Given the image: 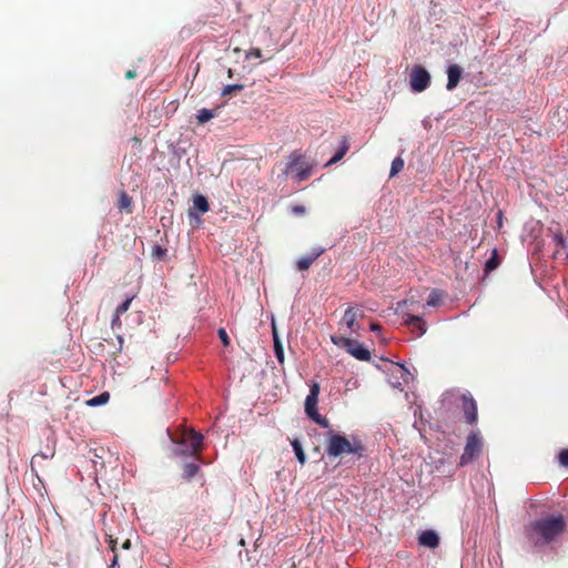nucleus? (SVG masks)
Returning a JSON list of instances; mask_svg holds the SVG:
<instances>
[{
    "label": "nucleus",
    "mask_w": 568,
    "mask_h": 568,
    "mask_svg": "<svg viewBox=\"0 0 568 568\" xmlns=\"http://www.w3.org/2000/svg\"><path fill=\"white\" fill-rule=\"evenodd\" d=\"M566 528L562 515H550L531 521L525 527V536L530 545L538 547L552 541L560 536Z\"/></svg>",
    "instance_id": "1"
},
{
    "label": "nucleus",
    "mask_w": 568,
    "mask_h": 568,
    "mask_svg": "<svg viewBox=\"0 0 568 568\" xmlns=\"http://www.w3.org/2000/svg\"><path fill=\"white\" fill-rule=\"evenodd\" d=\"M326 454L329 457H339L343 454H352L362 458L365 454V445L358 436L352 435L347 437L345 435L332 433L326 440Z\"/></svg>",
    "instance_id": "2"
},
{
    "label": "nucleus",
    "mask_w": 568,
    "mask_h": 568,
    "mask_svg": "<svg viewBox=\"0 0 568 568\" xmlns=\"http://www.w3.org/2000/svg\"><path fill=\"white\" fill-rule=\"evenodd\" d=\"M314 164L310 163L305 155L295 151L290 154L285 165L284 174H294L297 182L306 181L313 171Z\"/></svg>",
    "instance_id": "3"
},
{
    "label": "nucleus",
    "mask_w": 568,
    "mask_h": 568,
    "mask_svg": "<svg viewBox=\"0 0 568 568\" xmlns=\"http://www.w3.org/2000/svg\"><path fill=\"white\" fill-rule=\"evenodd\" d=\"M331 341L334 345L346 349L347 353L358 361L367 362L371 359V352L356 339L346 336L332 335Z\"/></svg>",
    "instance_id": "4"
},
{
    "label": "nucleus",
    "mask_w": 568,
    "mask_h": 568,
    "mask_svg": "<svg viewBox=\"0 0 568 568\" xmlns=\"http://www.w3.org/2000/svg\"><path fill=\"white\" fill-rule=\"evenodd\" d=\"M320 389L321 388L317 383L311 385L310 393L305 399V414L321 427L328 428V419L326 417L321 416L317 412Z\"/></svg>",
    "instance_id": "5"
},
{
    "label": "nucleus",
    "mask_w": 568,
    "mask_h": 568,
    "mask_svg": "<svg viewBox=\"0 0 568 568\" xmlns=\"http://www.w3.org/2000/svg\"><path fill=\"white\" fill-rule=\"evenodd\" d=\"M171 439L187 447V450L182 452L183 455L197 456L202 449L203 436L193 429H185L180 435L171 437Z\"/></svg>",
    "instance_id": "6"
},
{
    "label": "nucleus",
    "mask_w": 568,
    "mask_h": 568,
    "mask_svg": "<svg viewBox=\"0 0 568 568\" xmlns=\"http://www.w3.org/2000/svg\"><path fill=\"white\" fill-rule=\"evenodd\" d=\"M483 440L478 433L474 432L467 437L464 453L460 456L459 466H466L474 462L480 454Z\"/></svg>",
    "instance_id": "7"
},
{
    "label": "nucleus",
    "mask_w": 568,
    "mask_h": 568,
    "mask_svg": "<svg viewBox=\"0 0 568 568\" xmlns=\"http://www.w3.org/2000/svg\"><path fill=\"white\" fill-rule=\"evenodd\" d=\"M430 84V74L422 65H415L409 75V85L413 92H423Z\"/></svg>",
    "instance_id": "8"
},
{
    "label": "nucleus",
    "mask_w": 568,
    "mask_h": 568,
    "mask_svg": "<svg viewBox=\"0 0 568 568\" xmlns=\"http://www.w3.org/2000/svg\"><path fill=\"white\" fill-rule=\"evenodd\" d=\"M462 407L466 422L470 425L475 424L478 419L477 404L471 395L464 394L462 396Z\"/></svg>",
    "instance_id": "9"
},
{
    "label": "nucleus",
    "mask_w": 568,
    "mask_h": 568,
    "mask_svg": "<svg viewBox=\"0 0 568 568\" xmlns=\"http://www.w3.org/2000/svg\"><path fill=\"white\" fill-rule=\"evenodd\" d=\"M404 325L408 326L412 332L417 333V336H422L426 333V323L419 315L405 314Z\"/></svg>",
    "instance_id": "10"
},
{
    "label": "nucleus",
    "mask_w": 568,
    "mask_h": 568,
    "mask_svg": "<svg viewBox=\"0 0 568 568\" xmlns=\"http://www.w3.org/2000/svg\"><path fill=\"white\" fill-rule=\"evenodd\" d=\"M357 312L355 307L348 306L342 317L341 325H345L349 333H357L359 329V324L357 323Z\"/></svg>",
    "instance_id": "11"
},
{
    "label": "nucleus",
    "mask_w": 568,
    "mask_h": 568,
    "mask_svg": "<svg viewBox=\"0 0 568 568\" xmlns=\"http://www.w3.org/2000/svg\"><path fill=\"white\" fill-rule=\"evenodd\" d=\"M325 252L323 247H315L311 251L310 254L301 257L296 262V267L298 271H307L311 265Z\"/></svg>",
    "instance_id": "12"
},
{
    "label": "nucleus",
    "mask_w": 568,
    "mask_h": 568,
    "mask_svg": "<svg viewBox=\"0 0 568 568\" xmlns=\"http://www.w3.org/2000/svg\"><path fill=\"white\" fill-rule=\"evenodd\" d=\"M463 75V69L458 64H452L447 69L448 81L447 90L453 91L459 83Z\"/></svg>",
    "instance_id": "13"
},
{
    "label": "nucleus",
    "mask_w": 568,
    "mask_h": 568,
    "mask_svg": "<svg viewBox=\"0 0 568 568\" xmlns=\"http://www.w3.org/2000/svg\"><path fill=\"white\" fill-rule=\"evenodd\" d=\"M418 542H419V545H422L424 547L435 549L439 545V537H438L437 532L434 530H424L418 536Z\"/></svg>",
    "instance_id": "14"
},
{
    "label": "nucleus",
    "mask_w": 568,
    "mask_h": 568,
    "mask_svg": "<svg viewBox=\"0 0 568 568\" xmlns=\"http://www.w3.org/2000/svg\"><path fill=\"white\" fill-rule=\"evenodd\" d=\"M349 140L347 136H343L341 143H339V148L338 150L336 151V153L334 154V156L326 163V166H329L332 164H335L337 163L338 161H341L345 154L348 152L349 150Z\"/></svg>",
    "instance_id": "15"
},
{
    "label": "nucleus",
    "mask_w": 568,
    "mask_h": 568,
    "mask_svg": "<svg viewBox=\"0 0 568 568\" xmlns=\"http://www.w3.org/2000/svg\"><path fill=\"white\" fill-rule=\"evenodd\" d=\"M132 205H133L132 197L126 192L122 191L119 195L118 209L120 211H125L128 213H131Z\"/></svg>",
    "instance_id": "16"
},
{
    "label": "nucleus",
    "mask_w": 568,
    "mask_h": 568,
    "mask_svg": "<svg viewBox=\"0 0 568 568\" xmlns=\"http://www.w3.org/2000/svg\"><path fill=\"white\" fill-rule=\"evenodd\" d=\"M273 342H274V353L278 361V363H284V349L281 343V339L278 337L277 331L275 328V325L273 324Z\"/></svg>",
    "instance_id": "17"
},
{
    "label": "nucleus",
    "mask_w": 568,
    "mask_h": 568,
    "mask_svg": "<svg viewBox=\"0 0 568 568\" xmlns=\"http://www.w3.org/2000/svg\"><path fill=\"white\" fill-rule=\"evenodd\" d=\"M106 541L109 544L111 551L113 552V558L111 560L110 568H116L119 567V554L116 550L118 540L113 538L112 535H106Z\"/></svg>",
    "instance_id": "18"
},
{
    "label": "nucleus",
    "mask_w": 568,
    "mask_h": 568,
    "mask_svg": "<svg viewBox=\"0 0 568 568\" xmlns=\"http://www.w3.org/2000/svg\"><path fill=\"white\" fill-rule=\"evenodd\" d=\"M216 115V109H201L197 112L196 119L199 124H204L209 122Z\"/></svg>",
    "instance_id": "19"
},
{
    "label": "nucleus",
    "mask_w": 568,
    "mask_h": 568,
    "mask_svg": "<svg viewBox=\"0 0 568 568\" xmlns=\"http://www.w3.org/2000/svg\"><path fill=\"white\" fill-rule=\"evenodd\" d=\"M291 445L293 447V450L296 455L298 463L301 465H304L306 463V455L303 450L302 444L300 443L298 439L295 438V439L291 440Z\"/></svg>",
    "instance_id": "20"
},
{
    "label": "nucleus",
    "mask_w": 568,
    "mask_h": 568,
    "mask_svg": "<svg viewBox=\"0 0 568 568\" xmlns=\"http://www.w3.org/2000/svg\"><path fill=\"white\" fill-rule=\"evenodd\" d=\"M193 205L201 213H206L210 210L207 199L204 195H202V194H199V195L194 196Z\"/></svg>",
    "instance_id": "21"
},
{
    "label": "nucleus",
    "mask_w": 568,
    "mask_h": 568,
    "mask_svg": "<svg viewBox=\"0 0 568 568\" xmlns=\"http://www.w3.org/2000/svg\"><path fill=\"white\" fill-rule=\"evenodd\" d=\"M110 399V394L108 392H103L99 394L98 396H94L93 398L89 399L87 404L91 407L100 406Z\"/></svg>",
    "instance_id": "22"
},
{
    "label": "nucleus",
    "mask_w": 568,
    "mask_h": 568,
    "mask_svg": "<svg viewBox=\"0 0 568 568\" xmlns=\"http://www.w3.org/2000/svg\"><path fill=\"white\" fill-rule=\"evenodd\" d=\"M200 470V467L194 463H187L183 466V476L186 480H191Z\"/></svg>",
    "instance_id": "23"
},
{
    "label": "nucleus",
    "mask_w": 568,
    "mask_h": 568,
    "mask_svg": "<svg viewBox=\"0 0 568 568\" xmlns=\"http://www.w3.org/2000/svg\"><path fill=\"white\" fill-rule=\"evenodd\" d=\"M499 265V260H498V254H497V250L495 248L493 251V254L487 260L486 264H485V273H489L494 270H496Z\"/></svg>",
    "instance_id": "24"
},
{
    "label": "nucleus",
    "mask_w": 568,
    "mask_h": 568,
    "mask_svg": "<svg viewBox=\"0 0 568 568\" xmlns=\"http://www.w3.org/2000/svg\"><path fill=\"white\" fill-rule=\"evenodd\" d=\"M404 168V160L400 156H397L393 160L392 166H390V173L389 176H394L397 173H399Z\"/></svg>",
    "instance_id": "25"
},
{
    "label": "nucleus",
    "mask_w": 568,
    "mask_h": 568,
    "mask_svg": "<svg viewBox=\"0 0 568 568\" xmlns=\"http://www.w3.org/2000/svg\"><path fill=\"white\" fill-rule=\"evenodd\" d=\"M442 300V293L438 290H433L428 296L427 305L428 306H437L439 305Z\"/></svg>",
    "instance_id": "26"
},
{
    "label": "nucleus",
    "mask_w": 568,
    "mask_h": 568,
    "mask_svg": "<svg viewBox=\"0 0 568 568\" xmlns=\"http://www.w3.org/2000/svg\"><path fill=\"white\" fill-rule=\"evenodd\" d=\"M132 300H133V296L132 297H128L124 302H122L120 305H118V307L115 308L114 313L118 314V315L124 314L129 310Z\"/></svg>",
    "instance_id": "27"
},
{
    "label": "nucleus",
    "mask_w": 568,
    "mask_h": 568,
    "mask_svg": "<svg viewBox=\"0 0 568 568\" xmlns=\"http://www.w3.org/2000/svg\"><path fill=\"white\" fill-rule=\"evenodd\" d=\"M243 89L244 85L242 84H229L223 89L222 95H230L234 92L242 91Z\"/></svg>",
    "instance_id": "28"
},
{
    "label": "nucleus",
    "mask_w": 568,
    "mask_h": 568,
    "mask_svg": "<svg viewBox=\"0 0 568 568\" xmlns=\"http://www.w3.org/2000/svg\"><path fill=\"white\" fill-rule=\"evenodd\" d=\"M217 335H219V337H220V339H221V342H222V344L224 346H229L230 345L231 341H230V337H229V335H227V333H226V331L224 328H220L217 331Z\"/></svg>",
    "instance_id": "29"
},
{
    "label": "nucleus",
    "mask_w": 568,
    "mask_h": 568,
    "mask_svg": "<svg viewBox=\"0 0 568 568\" xmlns=\"http://www.w3.org/2000/svg\"><path fill=\"white\" fill-rule=\"evenodd\" d=\"M559 463L564 467H568V448L562 449L559 455Z\"/></svg>",
    "instance_id": "30"
},
{
    "label": "nucleus",
    "mask_w": 568,
    "mask_h": 568,
    "mask_svg": "<svg viewBox=\"0 0 568 568\" xmlns=\"http://www.w3.org/2000/svg\"><path fill=\"white\" fill-rule=\"evenodd\" d=\"M120 316L121 315H118V314H113V317L111 320V328L114 331V329H118L121 327L122 323H121V320H120Z\"/></svg>",
    "instance_id": "31"
},
{
    "label": "nucleus",
    "mask_w": 568,
    "mask_h": 568,
    "mask_svg": "<svg viewBox=\"0 0 568 568\" xmlns=\"http://www.w3.org/2000/svg\"><path fill=\"white\" fill-rule=\"evenodd\" d=\"M262 57V51L257 48H252L247 53H246V59H251V58H261Z\"/></svg>",
    "instance_id": "32"
},
{
    "label": "nucleus",
    "mask_w": 568,
    "mask_h": 568,
    "mask_svg": "<svg viewBox=\"0 0 568 568\" xmlns=\"http://www.w3.org/2000/svg\"><path fill=\"white\" fill-rule=\"evenodd\" d=\"M166 254V250L159 246V245H155L153 247V255H155L156 257L159 258H162L164 255Z\"/></svg>",
    "instance_id": "33"
},
{
    "label": "nucleus",
    "mask_w": 568,
    "mask_h": 568,
    "mask_svg": "<svg viewBox=\"0 0 568 568\" xmlns=\"http://www.w3.org/2000/svg\"><path fill=\"white\" fill-rule=\"evenodd\" d=\"M369 328L372 332H379L382 326L378 323H372Z\"/></svg>",
    "instance_id": "34"
},
{
    "label": "nucleus",
    "mask_w": 568,
    "mask_h": 568,
    "mask_svg": "<svg viewBox=\"0 0 568 568\" xmlns=\"http://www.w3.org/2000/svg\"><path fill=\"white\" fill-rule=\"evenodd\" d=\"M415 302L413 300H404L402 302H398L397 306L400 307L402 305H413Z\"/></svg>",
    "instance_id": "35"
},
{
    "label": "nucleus",
    "mask_w": 568,
    "mask_h": 568,
    "mask_svg": "<svg viewBox=\"0 0 568 568\" xmlns=\"http://www.w3.org/2000/svg\"><path fill=\"white\" fill-rule=\"evenodd\" d=\"M398 368H399V371H400V373H402V376H400V377H402L403 379H405V375H408V374H409V373H408V371L404 367V365H398Z\"/></svg>",
    "instance_id": "36"
},
{
    "label": "nucleus",
    "mask_w": 568,
    "mask_h": 568,
    "mask_svg": "<svg viewBox=\"0 0 568 568\" xmlns=\"http://www.w3.org/2000/svg\"><path fill=\"white\" fill-rule=\"evenodd\" d=\"M136 77V72L133 71V70H129L126 73H125V78L126 79H134Z\"/></svg>",
    "instance_id": "37"
},
{
    "label": "nucleus",
    "mask_w": 568,
    "mask_h": 568,
    "mask_svg": "<svg viewBox=\"0 0 568 568\" xmlns=\"http://www.w3.org/2000/svg\"><path fill=\"white\" fill-rule=\"evenodd\" d=\"M122 549H130L131 547V541L130 539H125L123 542H122Z\"/></svg>",
    "instance_id": "38"
},
{
    "label": "nucleus",
    "mask_w": 568,
    "mask_h": 568,
    "mask_svg": "<svg viewBox=\"0 0 568 568\" xmlns=\"http://www.w3.org/2000/svg\"><path fill=\"white\" fill-rule=\"evenodd\" d=\"M293 210L295 213H298V214H302L305 211V209L303 206H295Z\"/></svg>",
    "instance_id": "39"
},
{
    "label": "nucleus",
    "mask_w": 568,
    "mask_h": 568,
    "mask_svg": "<svg viewBox=\"0 0 568 568\" xmlns=\"http://www.w3.org/2000/svg\"><path fill=\"white\" fill-rule=\"evenodd\" d=\"M556 241H557L558 244H560L562 246L565 245V242H564V239H562L561 235H556Z\"/></svg>",
    "instance_id": "40"
},
{
    "label": "nucleus",
    "mask_w": 568,
    "mask_h": 568,
    "mask_svg": "<svg viewBox=\"0 0 568 568\" xmlns=\"http://www.w3.org/2000/svg\"><path fill=\"white\" fill-rule=\"evenodd\" d=\"M118 341H119V344H120V346H119V351H121L122 345H123V338H122V336H118Z\"/></svg>",
    "instance_id": "41"
},
{
    "label": "nucleus",
    "mask_w": 568,
    "mask_h": 568,
    "mask_svg": "<svg viewBox=\"0 0 568 568\" xmlns=\"http://www.w3.org/2000/svg\"><path fill=\"white\" fill-rule=\"evenodd\" d=\"M227 75H229L230 78H232V75H233V73H232V69H229V71H227Z\"/></svg>",
    "instance_id": "42"
}]
</instances>
